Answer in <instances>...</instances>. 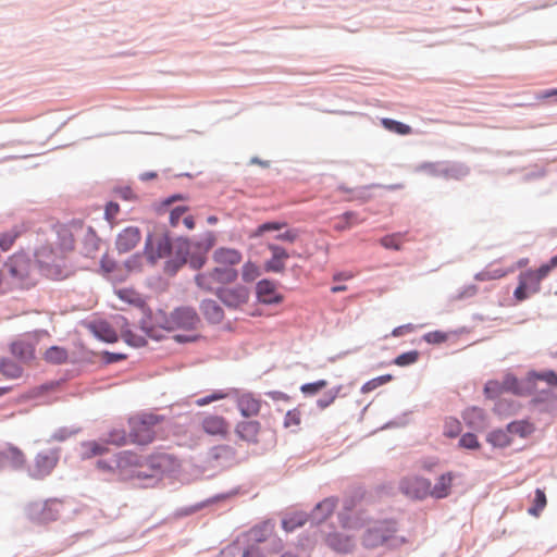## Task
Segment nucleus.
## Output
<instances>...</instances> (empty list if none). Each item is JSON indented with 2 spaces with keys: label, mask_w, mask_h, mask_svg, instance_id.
<instances>
[{
  "label": "nucleus",
  "mask_w": 557,
  "mask_h": 557,
  "mask_svg": "<svg viewBox=\"0 0 557 557\" xmlns=\"http://www.w3.org/2000/svg\"><path fill=\"white\" fill-rule=\"evenodd\" d=\"M188 207L186 206H177L173 208L170 212V224L175 227L178 225L181 218L188 211Z\"/></svg>",
  "instance_id": "obj_54"
},
{
  "label": "nucleus",
  "mask_w": 557,
  "mask_h": 557,
  "mask_svg": "<svg viewBox=\"0 0 557 557\" xmlns=\"http://www.w3.org/2000/svg\"><path fill=\"white\" fill-rule=\"evenodd\" d=\"M395 533L394 522H379L367 530L362 537V544L367 548H375L384 544L397 547L405 543V539L397 536Z\"/></svg>",
  "instance_id": "obj_3"
},
{
  "label": "nucleus",
  "mask_w": 557,
  "mask_h": 557,
  "mask_svg": "<svg viewBox=\"0 0 557 557\" xmlns=\"http://www.w3.org/2000/svg\"><path fill=\"white\" fill-rule=\"evenodd\" d=\"M180 466L175 456L165 453H156L150 455L145 463L148 473H152V478L165 471L174 470Z\"/></svg>",
  "instance_id": "obj_14"
},
{
  "label": "nucleus",
  "mask_w": 557,
  "mask_h": 557,
  "mask_svg": "<svg viewBox=\"0 0 557 557\" xmlns=\"http://www.w3.org/2000/svg\"><path fill=\"white\" fill-rule=\"evenodd\" d=\"M90 330L96 337L107 343L117 341V334L114 329L106 321H97L90 324Z\"/></svg>",
  "instance_id": "obj_27"
},
{
  "label": "nucleus",
  "mask_w": 557,
  "mask_h": 557,
  "mask_svg": "<svg viewBox=\"0 0 557 557\" xmlns=\"http://www.w3.org/2000/svg\"><path fill=\"white\" fill-rule=\"evenodd\" d=\"M126 269L132 271H139L143 267V257L140 255H134L132 256L126 262H125Z\"/></svg>",
  "instance_id": "obj_59"
},
{
  "label": "nucleus",
  "mask_w": 557,
  "mask_h": 557,
  "mask_svg": "<svg viewBox=\"0 0 557 557\" xmlns=\"http://www.w3.org/2000/svg\"><path fill=\"white\" fill-rule=\"evenodd\" d=\"M557 268V255L542 264L537 270H527L519 274L518 286L513 292L517 301H523L541 290V282L548 276L553 269Z\"/></svg>",
  "instance_id": "obj_2"
},
{
  "label": "nucleus",
  "mask_w": 557,
  "mask_h": 557,
  "mask_svg": "<svg viewBox=\"0 0 557 557\" xmlns=\"http://www.w3.org/2000/svg\"><path fill=\"white\" fill-rule=\"evenodd\" d=\"M158 416L144 413L129 419V438L132 444L148 445L156 437L154 428L160 423Z\"/></svg>",
  "instance_id": "obj_4"
},
{
  "label": "nucleus",
  "mask_w": 557,
  "mask_h": 557,
  "mask_svg": "<svg viewBox=\"0 0 557 557\" xmlns=\"http://www.w3.org/2000/svg\"><path fill=\"white\" fill-rule=\"evenodd\" d=\"M504 392L503 383L496 380L488 381L484 387V393L488 398H496Z\"/></svg>",
  "instance_id": "obj_48"
},
{
  "label": "nucleus",
  "mask_w": 557,
  "mask_h": 557,
  "mask_svg": "<svg viewBox=\"0 0 557 557\" xmlns=\"http://www.w3.org/2000/svg\"><path fill=\"white\" fill-rule=\"evenodd\" d=\"M381 123L385 129L399 135H409L412 132L409 125L392 119H382Z\"/></svg>",
  "instance_id": "obj_37"
},
{
  "label": "nucleus",
  "mask_w": 557,
  "mask_h": 557,
  "mask_svg": "<svg viewBox=\"0 0 557 557\" xmlns=\"http://www.w3.org/2000/svg\"><path fill=\"white\" fill-rule=\"evenodd\" d=\"M453 478L450 473L440 476L438 482L431 488V496L436 498L445 497L449 494Z\"/></svg>",
  "instance_id": "obj_33"
},
{
  "label": "nucleus",
  "mask_w": 557,
  "mask_h": 557,
  "mask_svg": "<svg viewBox=\"0 0 557 557\" xmlns=\"http://www.w3.org/2000/svg\"><path fill=\"white\" fill-rule=\"evenodd\" d=\"M326 545L337 553H349L355 547V541L342 533L329 534L325 539Z\"/></svg>",
  "instance_id": "obj_24"
},
{
  "label": "nucleus",
  "mask_w": 557,
  "mask_h": 557,
  "mask_svg": "<svg viewBox=\"0 0 557 557\" xmlns=\"http://www.w3.org/2000/svg\"><path fill=\"white\" fill-rule=\"evenodd\" d=\"M11 352L23 362L32 361L35 358L34 339L26 337L13 342Z\"/></svg>",
  "instance_id": "obj_22"
},
{
  "label": "nucleus",
  "mask_w": 557,
  "mask_h": 557,
  "mask_svg": "<svg viewBox=\"0 0 557 557\" xmlns=\"http://www.w3.org/2000/svg\"><path fill=\"white\" fill-rule=\"evenodd\" d=\"M116 296L124 302L128 304V305H132V306H135V307H138V308H143L145 306V300L144 298L141 297L140 294H138L137 292H135L134 289H131V288H121V289H117L115 292Z\"/></svg>",
  "instance_id": "obj_31"
},
{
  "label": "nucleus",
  "mask_w": 557,
  "mask_h": 557,
  "mask_svg": "<svg viewBox=\"0 0 557 557\" xmlns=\"http://www.w3.org/2000/svg\"><path fill=\"white\" fill-rule=\"evenodd\" d=\"M96 468L103 472L115 475L120 481L151 479L152 473L145 470L143 458L132 450H123L113 455L110 459L100 458Z\"/></svg>",
  "instance_id": "obj_1"
},
{
  "label": "nucleus",
  "mask_w": 557,
  "mask_h": 557,
  "mask_svg": "<svg viewBox=\"0 0 557 557\" xmlns=\"http://www.w3.org/2000/svg\"><path fill=\"white\" fill-rule=\"evenodd\" d=\"M459 445L465 448L473 449L479 447V442L474 434L467 433L460 438Z\"/></svg>",
  "instance_id": "obj_58"
},
{
  "label": "nucleus",
  "mask_w": 557,
  "mask_h": 557,
  "mask_svg": "<svg viewBox=\"0 0 557 557\" xmlns=\"http://www.w3.org/2000/svg\"><path fill=\"white\" fill-rule=\"evenodd\" d=\"M338 499L336 497H326L315 505L310 513V519L315 523H321L331 517L337 507Z\"/></svg>",
  "instance_id": "obj_19"
},
{
  "label": "nucleus",
  "mask_w": 557,
  "mask_h": 557,
  "mask_svg": "<svg viewBox=\"0 0 557 557\" xmlns=\"http://www.w3.org/2000/svg\"><path fill=\"white\" fill-rule=\"evenodd\" d=\"M236 405L240 414L245 418L258 416L261 409V400L250 393L239 395Z\"/></svg>",
  "instance_id": "obj_20"
},
{
  "label": "nucleus",
  "mask_w": 557,
  "mask_h": 557,
  "mask_svg": "<svg viewBox=\"0 0 557 557\" xmlns=\"http://www.w3.org/2000/svg\"><path fill=\"white\" fill-rule=\"evenodd\" d=\"M260 275L259 268L252 262H246L242 270V277L245 282H252Z\"/></svg>",
  "instance_id": "obj_49"
},
{
  "label": "nucleus",
  "mask_w": 557,
  "mask_h": 557,
  "mask_svg": "<svg viewBox=\"0 0 557 557\" xmlns=\"http://www.w3.org/2000/svg\"><path fill=\"white\" fill-rule=\"evenodd\" d=\"M67 350L60 346H51L44 354V359L53 364L64 363L67 360Z\"/></svg>",
  "instance_id": "obj_32"
},
{
  "label": "nucleus",
  "mask_w": 557,
  "mask_h": 557,
  "mask_svg": "<svg viewBox=\"0 0 557 557\" xmlns=\"http://www.w3.org/2000/svg\"><path fill=\"white\" fill-rule=\"evenodd\" d=\"M243 557H264L260 548L257 546L248 547L244 553Z\"/></svg>",
  "instance_id": "obj_63"
},
{
  "label": "nucleus",
  "mask_w": 557,
  "mask_h": 557,
  "mask_svg": "<svg viewBox=\"0 0 557 557\" xmlns=\"http://www.w3.org/2000/svg\"><path fill=\"white\" fill-rule=\"evenodd\" d=\"M216 295L225 306L238 308L248 301L249 289L245 286L237 285L219 289Z\"/></svg>",
  "instance_id": "obj_15"
},
{
  "label": "nucleus",
  "mask_w": 557,
  "mask_h": 557,
  "mask_svg": "<svg viewBox=\"0 0 557 557\" xmlns=\"http://www.w3.org/2000/svg\"><path fill=\"white\" fill-rule=\"evenodd\" d=\"M176 258L166 262L165 270L175 273L183 264L197 270L206 263V251L190 253L191 243L188 239H178L176 243Z\"/></svg>",
  "instance_id": "obj_6"
},
{
  "label": "nucleus",
  "mask_w": 557,
  "mask_h": 557,
  "mask_svg": "<svg viewBox=\"0 0 557 557\" xmlns=\"http://www.w3.org/2000/svg\"><path fill=\"white\" fill-rule=\"evenodd\" d=\"M424 339L430 344H441L448 339V334L441 331L429 332L424 335Z\"/></svg>",
  "instance_id": "obj_55"
},
{
  "label": "nucleus",
  "mask_w": 557,
  "mask_h": 557,
  "mask_svg": "<svg viewBox=\"0 0 557 557\" xmlns=\"http://www.w3.org/2000/svg\"><path fill=\"white\" fill-rule=\"evenodd\" d=\"M308 520V516L304 512H296L283 519L282 527L286 532H292L302 527Z\"/></svg>",
  "instance_id": "obj_34"
},
{
  "label": "nucleus",
  "mask_w": 557,
  "mask_h": 557,
  "mask_svg": "<svg viewBox=\"0 0 557 557\" xmlns=\"http://www.w3.org/2000/svg\"><path fill=\"white\" fill-rule=\"evenodd\" d=\"M106 445L125 446L131 443L129 435L124 430H113L109 433L108 438L104 441Z\"/></svg>",
  "instance_id": "obj_39"
},
{
  "label": "nucleus",
  "mask_w": 557,
  "mask_h": 557,
  "mask_svg": "<svg viewBox=\"0 0 557 557\" xmlns=\"http://www.w3.org/2000/svg\"><path fill=\"white\" fill-rule=\"evenodd\" d=\"M25 231L23 225H15L11 230L0 234V249L8 251L11 249L16 238Z\"/></svg>",
  "instance_id": "obj_30"
},
{
  "label": "nucleus",
  "mask_w": 557,
  "mask_h": 557,
  "mask_svg": "<svg viewBox=\"0 0 557 557\" xmlns=\"http://www.w3.org/2000/svg\"><path fill=\"white\" fill-rule=\"evenodd\" d=\"M109 451L104 442L87 441L81 444V458L91 459L95 457H102Z\"/></svg>",
  "instance_id": "obj_26"
},
{
  "label": "nucleus",
  "mask_w": 557,
  "mask_h": 557,
  "mask_svg": "<svg viewBox=\"0 0 557 557\" xmlns=\"http://www.w3.org/2000/svg\"><path fill=\"white\" fill-rule=\"evenodd\" d=\"M399 488L407 497L412 499H423L431 495V483L419 476L403 479Z\"/></svg>",
  "instance_id": "obj_13"
},
{
  "label": "nucleus",
  "mask_w": 557,
  "mask_h": 557,
  "mask_svg": "<svg viewBox=\"0 0 557 557\" xmlns=\"http://www.w3.org/2000/svg\"><path fill=\"white\" fill-rule=\"evenodd\" d=\"M418 358L419 352L417 350H411L397 356L394 359L393 363L398 367H406L416 363L418 361Z\"/></svg>",
  "instance_id": "obj_45"
},
{
  "label": "nucleus",
  "mask_w": 557,
  "mask_h": 557,
  "mask_svg": "<svg viewBox=\"0 0 557 557\" xmlns=\"http://www.w3.org/2000/svg\"><path fill=\"white\" fill-rule=\"evenodd\" d=\"M326 385L327 382L325 380H320L313 383H307L301 385L300 391L306 395H314L322 388L326 387Z\"/></svg>",
  "instance_id": "obj_51"
},
{
  "label": "nucleus",
  "mask_w": 557,
  "mask_h": 557,
  "mask_svg": "<svg viewBox=\"0 0 557 557\" xmlns=\"http://www.w3.org/2000/svg\"><path fill=\"white\" fill-rule=\"evenodd\" d=\"M261 424L256 420L239 421L235 426V434L244 442L258 444Z\"/></svg>",
  "instance_id": "obj_17"
},
{
  "label": "nucleus",
  "mask_w": 557,
  "mask_h": 557,
  "mask_svg": "<svg viewBox=\"0 0 557 557\" xmlns=\"http://www.w3.org/2000/svg\"><path fill=\"white\" fill-rule=\"evenodd\" d=\"M301 423V412L299 409L287 411L284 418V426L286 429H296Z\"/></svg>",
  "instance_id": "obj_47"
},
{
  "label": "nucleus",
  "mask_w": 557,
  "mask_h": 557,
  "mask_svg": "<svg viewBox=\"0 0 557 557\" xmlns=\"http://www.w3.org/2000/svg\"><path fill=\"white\" fill-rule=\"evenodd\" d=\"M141 234L138 227L129 226L124 228L116 238L115 245L119 252L133 250L140 242Z\"/></svg>",
  "instance_id": "obj_16"
},
{
  "label": "nucleus",
  "mask_w": 557,
  "mask_h": 557,
  "mask_svg": "<svg viewBox=\"0 0 557 557\" xmlns=\"http://www.w3.org/2000/svg\"><path fill=\"white\" fill-rule=\"evenodd\" d=\"M268 248L272 252V257L265 262V270L276 273L283 272L285 261L289 258V255L283 247L274 244H269Z\"/></svg>",
  "instance_id": "obj_21"
},
{
  "label": "nucleus",
  "mask_w": 557,
  "mask_h": 557,
  "mask_svg": "<svg viewBox=\"0 0 557 557\" xmlns=\"http://www.w3.org/2000/svg\"><path fill=\"white\" fill-rule=\"evenodd\" d=\"M505 392H510L517 395L523 394V388L520 386L519 381L511 374H507L502 381Z\"/></svg>",
  "instance_id": "obj_46"
},
{
  "label": "nucleus",
  "mask_w": 557,
  "mask_h": 557,
  "mask_svg": "<svg viewBox=\"0 0 557 557\" xmlns=\"http://www.w3.org/2000/svg\"><path fill=\"white\" fill-rule=\"evenodd\" d=\"M5 268H8L12 285L27 288L35 284L33 277L34 265L25 255L12 256L7 261Z\"/></svg>",
  "instance_id": "obj_5"
},
{
  "label": "nucleus",
  "mask_w": 557,
  "mask_h": 557,
  "mask_svg": "<svg viewBox=\"0 0 557 557\" xmlns=\"http://www.w3.org/2000/svg\"><path fill=\"white\" fill-rule=\"evenodd\" d=\"M200 323V319L195 309L182 307L175 309L165 321L164 329L174 331L178 329L195 330Z\"/></svg>",
  "instance_id": "obj_10"
},
{
  "label": "nucleus",
  "mask_w": 557,
  "mask_h": 557,
  "mask_svg": "<svg viewBox=\"0 0 557 557\" xmlns=\"http://www.w3.org/2000/svg\"><path fill=\"white\" fill-rule=\"evenodd\" d=\"M256 294L258 300L265 305L280 304L283 300V296L276 292L275 283L269 280L258 282Z\"/></svg>",
  "instance_id": "obj_18"
},
{
  "label": "nucleus",
  "mask_w": 557,
  "mask_h": 557,
  "mask_svg": "<svg viewBox=\"0 0 557 557\" xmlns=\"http://www.w3.org/2000/svg\"><path fill=\"white\" fill-rule=\"evenodd\" d=\"M506 273H507L506 271L500 270V269L493 270V271L487 270V271L480 273L479 277L481 280H497V278L505 276Z\"/></svg>",
  "instance_id": "obj_60"
},
{
  "label": "nucleus",
  "mask_w": 557,
  "mask_h": 557,
  "mask_svg": "<svg viewBox=\"0 0 557 557\" xmlns=\"http://www.w3.org/2000/svg\"><path fill=\"white\" fill-rule=\"evenodd\" d=\"M123 339L132 345V346H143L146 344V341L143 336L135 335L131 330H124L122 332Z\"/></svg>",
  "instance_id": "obj_53"
},
{
  "label": "nucleus",
  "mask_w": 557,
  "mask_h": 557,
  "mask_svg": "<svg viewBox=\"0 0 557 557\" xmlns=\"http://www.w3.org/2000/svg\"><path fill=\"white\" fill-rule=\"evenodd\" d=\"M14 469H21L26 463L24 453L16 446L9 445L3 454H1Z\"/></svg>",
  "instance_id": "obj_29"
},
{
  "label": "nucleus",
  "mask_w": 557,
  "mask_h": 557,
  "mask_svg": "<svg viewBox=\"0 0 557 557\" xmlns=\"http://www.w3.org/2000/svg\"><path fill=\"white\" fill-rule=\"evenodd\" d=\"M200 429L209 436L225 438L230 434V422L223 416L205 413L200 417Z\"/></svg>",
  "instance_id": "obj_12"
},
{
  "label": "nucleus",
  "mask_w": 557,
  "mask_h": 557,
  "mask_svg": "<svg viewBox=\"0 0 557 557\" xmlns=\"http://www.w3.org/2000/svg\"><path fill=\"white\" fill-rule=\"evenodd\" d=\"M356 507L355 499H347L344 503L343 512L339 513V519L342 527L345 529H352L357 527V522L351 521L349 517H347L346 513L351 512L354 508Z\"/></svg>",
  "instance_id": "obj_40"
},
{
  "label": "nucleus",
  "mask_w": 557,
  "mask_h": 557,
  "mask_svg": "<svg viewBox=\"0 0 557 557\" xmlns=\"http://www.w3.org/2000/svg\"><path fill=\"white\" fill-rule=\"evenodd\" d=\"M237 271L233 268L216 267L209 272L196 275L195 281L199 288L206 292H219L220 286L230 284L237 278Z\"/></svg>",
  "instance_id": "obj_7"
},
{
  "label": "nucleus",
  "mask_w": 557,
  "mask_h": 557,
  "mask_svg": "<svg viewBox=\"0 0 557 557\" xmlns=\"http://www.w3.org/2000/svg\"><path fill=\"white\" fill-rule=\"evenodd\" d=\"M0 373L7 379H17L22 375L23 369L11 360L2 359L0 360Z\"/></svg>",
  "instance_id": "obj_35"
},
{
  "label": "nucleus",
  "mask_w": 557,
  "mask_h": 557,
  "mask_svg": "<svg viewBox=\"0 0 557 557\" xmlns=\"http://www.w3.org/2000/svg\"><path fill=\"white\" fill-rule=\"evenodd\" d=\"M286 226L284 222H267L259 225L255 232V236H261L269 231H278Z\"/></svg>",
  "instance_id": "obj_52"
},
{
  "label": "nucleus",
  "mask_w": 557,
  "mask_h": 557,
  "mask_svg": "<svg viewBox=\"0 0 557 557\" xmlns=\"http://www.w3.org/2000/svg\"><path fill=\"white\" fill-rule=\"evenodd\" d=\"M297 237L298 231L296 230H287L284 233L276 235V239L288 243H294L297 239Z\"/></svg>",
  "instance_id": "obj_62"
},
{
  "label": "nucleus",
  "mask_w": 557,
  "mask_h": 557,
  "mask_svg": "<svg viewBox=\"0 0 557 557\" xmlns=\"http://www.w3.org/2000/svg\"><path fill=\"white\" fill-rule=\"evenodd\" d=\"M171 251V239L166 233L150 234L145 243V255L154 263L157 260L166 257Z\"/></svg>",
  "instance_id": "obj_11"
},
{
  "label": "nucleus",
  "mask_w": 557,
  "mask_h": 557,
  "mask_svg": "<svg viewBox=\"0 0 557 557\" xmlns=\"http://www.w3.org/2000/svg\"><path fill=\"white\" fill-rule=\"evenodd\" d=\"M341 391V386L331 391L327 395H325L323 398L319 399L318 400V407L321 408V409H325L326 407H329L331 404L334 403V400L336 399L338 393Z\"/></svg>",
  "instance_id": "obj_57"
},
{
  "label": "nucleus",
  "mask_w": 557,
  "mask_h": 557,
  "mask_svg": "<svg viewBox=\"0 0 557 557\" xmlns=\"http://www.w3.org/2000/svg\"><path fill=\"white\" fill-rule=\"evenodd\" d=\"M59 458L58 449H49L38 453L33 465L28 468L29 476L36 480H41L50 475L57 467Z\"/></svg>",
  "instance_id": "obj_9"
},
{
  "label": "nucleus",
  "mask_w": 557,
  "mask_h": 557,
  "mask_svg": "<svg viewBox=\"0 0 557 557\" xmlns=\"http://www.w3.org/2000/svg\"><path fill=\"white\" fill-rule=\"evenodd\" d=\"M413 329L410 324L397 326L393 330L392 335L395 337L401 336L407 332H411Z\"/></svg>",
  "instance_id": "obj_64"
},
{
  "label": "nucleus",
  "mask_w": 557,
  "mask_h": 557,
  "mask_svg": "<svg viewBox=\"0 0 557 557\" xmlns=\"http://www.w3.org/2000/svg\"><path fill=\"white\" fill-rule=\"evenodd\" d=\"M487 441L497 447H506L510 444V438L507 433L502 430L493 431L488 434Z\"/></svg>",
  "instance_id": "obj_44"
},
{
  "label": "nucleus",
  "mask_w": 557,
  "mask_h": 557,
  "mask_svg": "<svg viewBox=\"0 0 557 557\" xmlns=\"http://www.w3.org/2000/svg\"><path fill=\"white\" fill-rule=\"evenodd\" d=\"M242 252L234 248L220 247L213 252V261L223 268H232L242 262Z\"/></svg>",
  "instance_id": "obj_23"
},
{
  "label": "nucleus",
  "mask_w": 557,
  "mask_h": 557,
  "mask_svg": "<svg viewBox=\"0 0 557 557\" xmlns=\"http://www.w3.org/2000/svg\"><path fill=\"white\" fill-rule=\"evenodd\" d=\"M529 379L531 381H544L548 385L557 387V374L553 370L544 371V372H530Z\"/></svg>",
  "instance_id": "obj_43"
},
{
  "label": "nucleus",
  "mask_w": 557,
  "mask_h": 557,
  "mask_svg": "<svg viewBox=\"0 0 557 557\" xmlns=\"http://www.w3.org/2000/svg\"><path fill=\"white\" fill-rule=\"evenodd\" d=\"M393 380V375L392 374H384V375H381V376H377V377H374L368 382H366L362 387H361V392L363 394H368L374 389H376L377 387L391 382Z\"/></svg>",
  "instance_id": "obj_42"
},
{
  "label": "nucleus",
  "mask_w": 557,
  "mask_h": 557,
  "mask_svg": "<svg viewBox=\"0 0 557 557\" xmlns=\"http://www.w3.org/2000/svg\"><path fill=\"white\" fill-rule=\"evenodd\" d=\"M74 238L73 236L64 231L62 247L54 249L50 245H42L36 251V258L41 267L51 269L53 267L59 268L64 258L66 251L73 250Z\"/></svg>",
  "instance_id": "obj_8"
},
{
  "label": "nucleus",
  "mask_w": 557,
  "mask_h": 557,
  "mask_svg": "<svg viewBox=\"0 0 557 557\" xmlns=\"http://www.w3.org/2000/svg\"><path fill=\"white\" fill-rule=\"evenodd\" d=\"M226 397H228V393H225L223 391H215V392L211 393L210 395L198 398L196 400V405L199 407H202V406L209 405L213 401L224 399Z\"/></svg>",
  "instance_id": "obj_50"
},
{
  "label": "nucleus",
  "mask_w": 557,
  "mask_h": 557,
  "mask_svg": "<svg viewBox=\"0 0 557 557\" xmlns=\"http://www.w3.org/2000/svg\"><path fill=\"white\" fill-rule=\"evenodd\" d=\"M211 454L213 458L219 459L221 457H233L235 453L230 445H219L212 449Z\"/></svg>",
  "instance_id": "obj_56"
},
{
  "label": "nucleus",
  "mask_w": 557,
  "mask_h": 557,
  "mask_svg": "<svg viewBox=\"0 0 557 557\" xmlns=\"http://www.w3.org/2000/svg\"><path fill=\"white\" fill-rule=\"evenodd\" d=\"M120 211V207L116 202H109L106 206L104 214L108 221H112L115 219L116 214Z\"/></svg>",
  "instance_id": "obj_61"
},
{
  "label": "nucleus",
  "mask_w": 557,
  "mask_h": 557,
  "mask_svg": "<svg viewBox=\"0 0 557 557\" xmlns=\"http://www.w3.org/2000/svg\"><path fill=\"white\" fill-rule=\"evenodd\" d=\"M547 504L546 495L543 490L537 488L535 491V497L533 500V505L528 509V512L534 517H539L541 511L545 508Z\"/></svg>",
  "instance_id": "obj_41"
},
{
  "label": "nucleus",
  "mask_w": 557,
  "mask_h": 557,
  "mask_svg": "<svg viewBox=\"0 0 557 557\" xmlns=\"http://www.w3.org/2000/svg\"><path fill=\"white\" fill-rule=\"evenodd\" d=\"M203 317L213 324L220 323L224 319L223 309L216 301L208 299L203 300L200 306Z\"/></svg>",
  "instance_id": "obj_28"
},
{
  "label": "nucleus",
  "mask_w": 557,
  "mask_h": 557,
  "mask_svg": "<svg viewBox=\"0 0 557 557\" xmlns=\"http://www.w3.org/2000/svg\"><path fill=\"white\" fill-rule=\"evenodd\" d=\"M274 532V523L271 520L262 521L259 524L252 527L246 535L249 541L256 543H262L267 541Z\"/></svg>",
  "instance_id": "obj_25"
},
{
  "label": "nucleus",
  "mask_w": 557,
  "mask_h": 557,
  "mask_svg": "<svg viewBox=\"0 0 557 557\" xmlns=\"http://www.w3.org/2000/svg\"><path fill=\"white\" fill-rule=\"evenodd\" d=\"M507 430L511 434L527 437L533 432V425L528 421H513L508 424Z\"/></svg>",
  "instance_id": "obj_36"
},
{
  "label": "nucleus",
  "mask_w": 557,
  "mask_h": 557,
  "mask_svg": "<svg viewBox=\"0 0 557 557\" xmlns=\"http://www.w3.org/2000/svg\"><path fill=\"white\" fill-rule=\"evenodd\" d=\"M404 243V235L401 233H394L383 236L380 244L386 249L400 250Z\"/></svg>",
  "instance_id": "obj_38"
}]
</instances>
